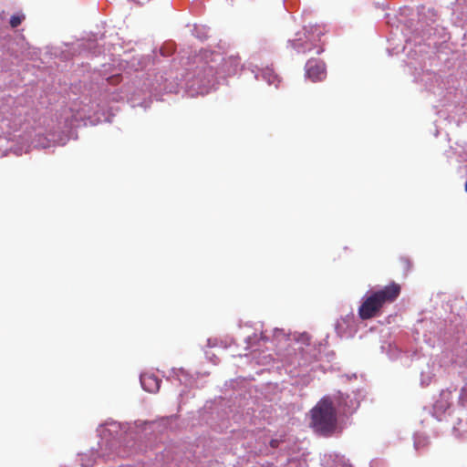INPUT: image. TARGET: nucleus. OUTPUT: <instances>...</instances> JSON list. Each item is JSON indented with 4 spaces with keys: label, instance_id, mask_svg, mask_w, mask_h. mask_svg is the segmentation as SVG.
Instances as JSON below:
<instances>
[{
    "label": "nucleus",
    "instance_id": "1",
    "mask_svg": "<svg viewBox=\"0 0 467 467\" xmlns=\"http://www.w3.org/2000/svg\"><path fill=\"white\" fill-rule=\"evenodd\" d=\"M401 293V285L394 281L379 289L371 290L362 298L358 314L360 319L368 320L381 315L386 305L395 302Z\"/></svg>",
    "mask_w": 467,
    "mask_h": 467
},
{
    "label": "nucleus",
    "instance_id": "2",
    "mask_svg": "<svg viewBox=\"0 0 467 467\" xmlns=\"http://www.w3.org/2000/svg\"><path fill=\"white\" fill-rule=\"evenodd\" d=\"M310 427L315 432L328 437L337 427V410L329 397L322 398L310 410Z\"/></svg>",
    "mask_w": 467,
    "mask_h": 467
},
{
    "label": "nucleus",
    "instance_id": "3",
    "mask_svg": "<svg viewBox=\"0 0 467 467\" xmlns=\"http://www.w3.org/2000/svg\"><path fill=\"white\" fill-rule=\"evenodd\" d=\"M306 39L298 37L291 41L292 47L297 53H306L315 50L316 54H320L324 50V43L321 42V36L325 35V28L319 25L309 26L305 27Z\"/></svg>",
    "mask_w": 467,
    "mask_h": 467
},
{
    "label": "nucleus",
    "instance_id": "4",
    "mask_svg": "<svg viewBox=\"0 0 467 467\" xmlns=\"http://www.w3.org/2000/svg\"><path fill=\"white\" fill-rule=\"evenodd\" d=\"M306 73L312 81H320L326 77V66L321 60L309 59L306 64Z\"/></svg>",
    "mask_w": 467,
    "mask_h": 467
},
{
    "label": "nucleus",
    "instance_id": "5",
    "mask_svg": "<svg viewBox=\"0 0 467 467\" xmlns=\"http://www.w3.org/2000/svg\"><path fill=\"white\" fill-rule=\"evenodd\" d=\"M140 383L146 391L155 393L160 389L161 380L153 374H142Z\"/></svg>",
    "mask_w": 467,
    "mask_h": 467
},
{
    "label": "nucleus",
    "instance_id": "6",
    "mask_svg": "<svg viewBox=\"0 0 467 467\" xmlns=\"http://www.w3.org/2000/svg\"><path fill=\"white\" fill-rule=\"evenodd\" d=\"M263 78L270 84L275 85V87L278 86L280 80L278 78V76L274 72L271 68H266L263 71Z\"/></svg>",
    "mask_w": 467,
    "mask_h": 467
},
{
    "label": "nucleus",
    "instance_id": "7",
    "mask_svg": "<svg viewBox=\"0 0 467 467\" xmlns=\"http://www.w3.org/2000/svg\"><path fill=\"white\" fill-rule=\"evenodd\" d=\"M399 266L404 274H407L411 267V263L407 257H400L399 259Z\"/></svg>",
    "mask_w": 467,
    "mask_h": 467
},
{
    "label": "nucleus",
    "instance_id": "8",
    "mask_svg": "<svg viewBox=\"0 0 467 467\" xmlns=\"http://www.w3.org/2000/svg\"><path fill=\"white\" fill-rule=\"evenodd\" d=\"M24 19H25V16L23 15H21V16H19V15L12 16L11 18H10V26H11V27H13V28L17 27L22 23V21Z\"/></svg>",
    "mask_w": 467,
    "mask_h": 467
},
{
    "label": "nucleus",
    "instance_id": "9",
    "mask_svg": "<svg viewBox=\"0 0 467 467\" xmlns=\"http://www.w3.org/2000/svg\"><path fill=\"white\" fill-rule=\"evenodd\" d=\"M459 399L462 404L467 402V382L462 388Z\"/></svg>",
    "mask_w": 467,
    "mask_h": 467
},
{
    "label": "nucleus",
    "instance_id": "10",
    "mask_svg": "<svg viewBox=\"0 0 467 467\" xmlns=\"http://www.w3.org/2000/svg\"><path fill=\"white\" fill-rule=\"evenodd\" d=\"M275 337L277 339L279 337H283L286 340H288L289 338L281 331V330H275Z\"/></svg>",
    "mask_w": 467,
    "mask_h": 467
},
{
    "label": "nucleus",
    "instance_id": "11",
    "mask_svg": "<svg viewBox=\"0 0 467 467\" xmlns=\"http://www.w3.org/2000/svg\"><path fill=\"white\" fill-rule=\"evenodd\" d=\"M270 445H271L273 448L277 447V441H276V440H272V441H271V442H270Z\"/></svg>",
    "mask_w": 467,
    "mask_h": 467
}]
</instances>
